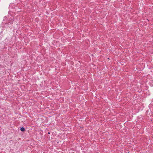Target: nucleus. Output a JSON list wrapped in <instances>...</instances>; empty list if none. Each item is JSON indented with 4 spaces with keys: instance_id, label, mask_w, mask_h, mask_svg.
<instances>
[{
    "instance_id": "obj_2",
    "label": "nucleus",
    "mask_w": 153,
    "mask_h": 153,
    "mask_svg": "<svg viewBox=\"0 0 153 153\" xmlns=\"http://www.w3.org/2000/svg\"><path fill=\"white\" fill-rule=\"evenodd\" d=\"M48 134H50V133L49 132H48Z\"/></svg>"
},
{
    "instance_id": "obj_1",
    "label": "nucleus",
    "mask_w": 153,
    "mask_h": 153,
    "mask_svg": "<svg viewBox=\"0 0 153 153\" xmlns=\"http://www.w3.org/2000/svg\"><path fill=\"white\" fill-rule=\"evenodd\" d=\"M20 130L22 131H25V129L24 128L22 127L20 128Z\"/></svg>"
}]
</instances>
